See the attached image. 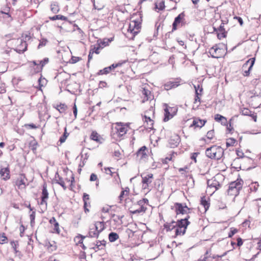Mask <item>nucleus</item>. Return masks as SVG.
<instances>
[{
  "label": "nucleus",
  "mask_w": 261,
  "mask_h": 261,
  "mask_svg": "<svg viewBox=\"0 0 261 261\" xmlns=\"http://www.w3.org/2000/svg\"><path fill=\"white\" fill-rule=\"evenodd\" d=\"M205 154L211 159L218 160L223 156L224 150L220 146L213 145L206 149Z\"/></svg>",
  "instance_id": "f257e3e1"
},
{
  "label": "nucleus",
  "mask_w": 261,
  "mask_h": 261,
  "mask_svg": "<svg viewBox=\"0 0 261 261\" xmlns=\"http://www.w3.org/2000/svg\"><path fill=\"white\" fill-rule=\"evenodd\" d=\"M243 182L242 179H237L236 181L230 183L227 190L228 194L230 195L237 196L242 188Z\"/></svg>",
  "instance_id": "f03ea898"
},
{
  "label": "nucleus",
  "mask_w": 261,
  "mask_h": 261,
  "mask_svg": "<svg viewBox=\"0 0 261 261\" xmlns=\"http://www.w3.org/2000/svg\"><path fill=\"white\" fill-rule=\"evenodd\" d=\"M141 177L142 178V189L144 190H150L149 189V185L152 182V179L153 178V175L152 174L150 173L148 174L145 176H143L141 175Z\"/></svg>",
  "instance_id": "7ed1b4c3"
},
{
  "label": "nucleus",
  "mask_w": 261,
  "mask_h": 261,
  "mask_svg": "<svg viewBox=\"0 0 261 261\" xmlns=\"http://www.w3.org/2000/svg\"><path fill=\"white\" fill-rule=\"evenodd\" d=\"M174 207L177 215L190 213V209L186 204L184 205L182 203L177 202L175 203Z\"/></svg>",
  "instance_id": "20e7f679"
},
{
  "label": "nucleus",
  "mask_w": 261,
  "mask_h": 261,
  "mask_svg": "<svg viewBox=\"0 0 261 261\" xmlns=\"http://www.w3.org/2000/svg\"><path fill=\"white\" fill-rule=\"evenodd\" d=\"M147 210V207L145 205H143L142 204H138V202L137 204H134L130 207V213L133 214H140L141 213H145Z\"/></svg>",
  "instance_id": "39448f33"
},
{
  "label": "nucleus",
  "mask_w": 261,
  "mask_h": 261,
  "mask_svg": "<svg viewBox=\"0 0 261 261\" xmlns=\"http://www.w3.org/2000/svg\"><path fill=\"white\" fill-rule=\"evenodd\" d=\"M255 62V58H251L249 59L248 61L246 62L245 64L243 65V69H246L248 65L249 64V67H248V70L244 71V72L243 73V75L245 76H247L249 75L250 72L251 70L252 69V68Z\"/></svg>",
  "instance_id": "423d86ee"
},
{
  "label": "nucleus",
  "mask_w": 261,
  "mask_h": 261,
  "mask_svg": "<svg viewBox=\"0 0 261 261\" xmlns=\"http://www.w3.org/2000/svg\"><path fill=\"white\" fill-rule=\"evenodd\" d=\"M176 109L171 107H166L165 109V117L164 121L165 122L168 121L170 119L173 117L175 114V111Z\"/></svg>",
  "instance_id": "0eeeda50"
},
{
  "label": "nucleus",
  "mask_w": 261,
  "mask_h": 261,
  "mask_svg": "<svg viewBox=\"0 0 261 261\" xmlns=\"http://www.w3.org/2000/svg\"><path fill=\"white\" fill-rule=\"evenodd\" d=\"M116 129L119 135L122 136L126 133L128 130V125L122 123H117Z\"/></svg>",
  "instance_id": "6e6552de"
},
{
  "label": "nucleus",
  "mask_w": 261,
  "mask_h": 261,
  "mask_svg": "<svg viewBox=\"0 0 261 261\" xmlns=\"http://www.w3.org/2000/svg\"><path fill=\"white\" fill-rule=\"evenodd\" d=\"M27 181V179L26 178L25 175L22 174H20L18 177L16 181V185L18 187L19 189H22L25 188Z\"/></svg>",
  "instance_id": "1a4fd4ad"
},
{
  "label": "nucleus",
  "mask_w": 261,
  "mask_h": 261,
  "mask_svg": "<svg viewBox=\"0 0 261 261\" xmlns=\"http://www.w3.org/2000/svg\"><path fill=\"white\" fill-rule=\"evenodd\" d=\"M214 30L217 32L218 39H221L222 38H225L226 37V32L225 31L223 23H222L218 28V29H216L214 28Z\"/></svg>",
  "instance_id": "9d476101"
},
{
  "label": "nucleus",
  "mask_w": 261,
  "mask_h": 261,
  "mask_svg": "<svg viewBox=\"0 0 261 261\" xmlns=\"http://www.w3.org/2000/svg\"><path fill=\"white\" fill-rule=\"evenodd\" d=\"M190 216L188 215L185 218L181 219L176 222V226L184 228L187 229L188 225L190 224V222L188 221Z\"/></svg>",
  "instance_id": "9b49d317"
},
{
  "label": "nucleus",
  "mask_w": 261,
  "mask_h": 261,
  "mask_svg": "<svg viewBox=\"0 0 261 261\" xmlns=\"http://www.w3.org/2000/svg\"><path fill=\"white\" fill-rule=\"evenodd\" d=\"M0 175L4 180H7L10 178V170L8 166L2 168L0 170Z\"/></svg>",
  "instance_id": "f8f14e48"
},
{
  "label": "nucleus",
  "mask_w": 261,
  "mask_h": 261,
  "mask_svg": "<svg viewBox=\"0 0 261 261\" xmlns=\"http://www.w3.org/2000/svg\"><path fill=\"white\" fill-rule=\"evenodd\" d=\"M207 186L209 188H214L215 191L219 189L221 187L219 182L215 179H209L207 181Z\"/></svg>",
  "instance_id": "ddd939ff"
},
{
  "label": "nucleus",
  "mask_w": 261,
  "mask_h": 261,
  "mask_svg": "<svg viewBox=\"0 0 261 261\" xmlns=\"http://www.w3.org/2000/svg\"><path fill=\"white\" fill-rule=\"evenodd\" d=\"M180 141V138L178 135L172 136L169 141V143L170 145V147L174 148L176 147L179 144Z\"/></svg>",
  "instance_id": "4468645a"
},
{
  "label": "nucleus",
  "mask_w": 261,
  "mask_h": 261,
  "mask_svg": "<svg viewBox=\"0 0 261 261\" xmlns=\"http://www.w3.org/2000/svg\"><path fill=\"white\" fill-rule=\"evenodd\" d=\"M146 151L147 147L145 146H143L141 147L137 152V156L138 157H140L141 159L146 158L147 156Z\"/></svg>",
  "instance_id": "2eb2a0df"
},
{
  "label": "nucleus",
  "mask_w": 261,
  "mask_h": 261,
  "mask_svg": "<svg viewBox=\"0 0 261 261\" xmlns=\"http://www.w3.org/2000/svg\"><path fill=\"white\" fill-rule=\"evenodd\" d=\"M185 15L184 13L179 14L177 17H175L174 21L172 24V31L177 29V25L181 22V19L184 18Z\"/></svg>",
  "instance_id": "dca6fc26"
},
{
  "label": "nucleus",
  "mask_w": 261,
  "mask_h": 261,
  "mask_svg": "<svg viewBox=\"0 0 261 261\" xmlns=\"http://www.w3.org/2000/svg\"><path fill=\"white\" fill-rule=\"evenodd\" d=\"M54 181L60 185V186H61L64 189V190H66V187L65 186V182L63 180V179L59 175V174H58V172H56V174H55V178H54Z\"/></svg>",
  "instance_id": "f3484780"
},
{
  "label": "nucleus",
  "mask_w": 261,
  "mask_h": 261,
  "mask_svg": "<svg viewBox=\"0 0 261 261\" xmlns=\"http://www.w3.org/2000/svg\"><path fill=\"white\" fill-rule=\"evenodd\" d=\"M206 121L204 120H202L199 118H195L193 121L191 126H195L196 127H199L200 128L202 127L204 125Z\"/></svg>",
  "instance_id": "a211bd4d"
},
{
  "label": "nucleus",
  "mask_w": 261,
  "mask_h": 261,
  "mask_svg": "<svg viewBox=\"0 0 261 261\" xmlns=\"http://www.w3.org/2000/svg\"><path fill=\"white\" fill-rule=\"evenodd\" d=\"M220 51V49L216 46H213L210 49L209 53L214 58H218L220 55L218 53Z\"/></svg>",
  "instance_id": "6ab92c4d"
},
{
  "label": "nucleus",
  "mask_w": 261,
  "mask_h": 261,
  "mask_svg": "<svg viewBox=\"0 0 261 261\" xmlns=\"http://www.w3.org/2000/svg\"><path fill=\"white\" fill-rule=\"evenodd\" d=\"M179 85L177 82L176 81H170L164 85V88L166 90H169L172 88L177 87Z\"/></svg>",
  "instance_id": "aec40b11"
},
{
  "label": "nucleus",
  "mask_w": 261,
  "mask_h": 261,
  "mask_svg": "<svg viewBox=\"0 0 261 261\" xmlns=\"http://www.w3.org/2000/svg\"><path fill=\"white\" fill-rule=\"evenodd\" d=\"M241 113L243 115L251 116L255 122L256 121L257 116L254 114H251V112L248 109L243 108L241 110Z\"/></svg>",
  "instance_id": "412c9836"
},
{
  "label": "nucleus",
  "mask_w": 261,
  "mask_h": 261,
  "mask_svg": "<svg viewBox=\"0 0 261 261\" xmlns=\"http://www.w3.org/2000/svg\"><path fill=\"white\" fill-rule=\"evenodd\" d=\"M215 120L218 122H221V124L223 125H227V121L226 118L221 115L220 114H216L215 115Z\"/></svg>",
  "instance_id": "4be33fe9"
},
{
  "label": "nucleus",
  "mask_w": 261,
  "mask_h": 261,
  "mask_svg": "<svg viewBox=\"0 0 261 261\" xmlns=\"http://www.w3.org/2000/svg\"><path fill=\"white\" fill-rule=\"evenodd\" d=\"M92 226L97 230L99 233L105 229V224L103 222H96Z\"/></svg>",
  "instance_id": "5701e85b"
},
{
  "label": "nucleus",
  "mask_w": 261,
  "mask_h": 261,
  "mask_svg": "<svg viewBox=\"0 0 261 261\" xmlns=\"http://www.w3.org/2000/svg\"><path fill=\"white\" fill-rule=\"evenodd\" d=\"M102 242H104L103 244H102V242H101L100 241H97L94 247H92V248L95 250L96 252L98 250L102 249L105 246L106 241L103 240Z\"/></svg>",
  "instance_id": "b1692460"
},
{
  "label": "nucleus",
  "mask_w": 261,
  "mask_h": 261,
  "mask_svg": "<svg viewBox=\"0 0 261 261\" xmlns=\"http://www.w3.org/2000/svg\"><path fill=\"white\" fill-rule=\"evenodd\" d=\"M164 226L167 231H171L173 229L176 228V222L173 221L171 223H166L164 224Z\"/></svg>",
  "instance_id": "393cba45"
},
{
  "label": "nucleus",
  "mask_w": 261,
  "mask_h": 261,
  "mask_svg": "<svg viewBox=\"0 0 261 261\" xmlns=\"http://www.w3.org/2000/svg\"><path fill=\"white\" fill-rule=\"evenodd\" d=\"M142 94L144 95V99L143 100V102H144L145 100H148L152 98L151 92L148 89L144 88L142 91Z\"/></svg>",
  "instance_id": "a878e982"
},
{
  "label": "nucleus",
  "mask_w": 261,
  "mask_h": 261,
  "mask_svg": "<svg viewBox=\"0 0 261 261\" xmlns=\"http://www.w3.org/2000/svg\"><path fill=\"white\" fill-rule=\"evenodd\" d=\"M99 232L91 226L89 231V236L91 238H98Z\"/></svg>",
  "instance_id": "bb28decb"
},
{
  "label": "nucleus",
  "mask_w": 261,
  "mask_h": 261,
  "mask_svg": "<svg viewBox=\"0 0 261 261\" xmlns=\"http://www.w3.org/2000/svg\"><path fill=\"white\" fill-rule=\"evenodd\" d=\"M18 41L20 42L19 53H23L27 49V43L26 41H22L21 39L20 40H18Z\"/></svg>",
  "instance_id": "cd10ccee"
},
{
  "label": "nucleus",
  "mask_w": 261,
  "mask_h": 261,
  "mask_svg": "<svg viewBox=\"0 0 261 261\" xmlns=\"http://www.w3.org/2000/svg\"><path fill=\"white\" fill-rule=\"evenodd\" d=\"M112 41L111 39L105 38L103 40H98L97 45L100 46H103V48L109 45V43Z\"/></svg>",
  "instance_id": "c85d7f7f"
},
{
  "label": "nucleus",
  "mask_w": 261,
  "mask_h": 261,
  "mask_svg": "<svg viewBox=\"0 0 261 261\" xmlns=\"http://www.w3.org/2000/svg\"><path fill=\"white\" fill-rule=\"evenodd\" d=\"M200 204L204 207L205 212H206L210 207V203L208 202L204 196L201 198Z\"/></svg>",
  "instance_id": "c756f323"
},
{
  "label": "nucleus",
  "mask_w": 261,
  "mask_h": 261,
  "mask_svg": "<svg viewBox=\"0 0 261 261\" xmlns=\"http://www.w3.org/2000/svg\"><path fill=\"white\" fill-rule=\"evenodd\" d=\"M40 65V68H38V71H41L43 67L49 62V59L48 58H45L43 60L38 61Z\"/></svg>",
  "instance_id": "7c9ffc66"
},
{
  "label": "nucleus",
  "mask_w": 261,
  "mask_h": 261,
  "mask_svg": "<svg viewBox=\"0 0 261 261\" xmlns=\"http://www.w3.org/2000/svg\"><path fill=\"white\" fill-rule=\"evenodd\" d=\"M119 238V236L117 233L112 232L109 234V239L111 242H114Z\"/></svg>",
  "instance_id": "2f4dec72"
},
{
  "label": "nucleus",
  "mask_w": 261,
  "mask_h": 261,
  "mask_svg": "<svg viewBox=\"0 0 261 261\" xmlns=\"http://www.w3.org/2000/svg\"><path fill=\"white\" fill-rule=\"evenodd\" d=\"M186 231V229L185 227L182 228V227H180V226H179V227L176 226L175 235L176 236H178V235H181V234L183 235L185 233Z\"/></svg>",
  "instance_id": "473e14b6"
},
{
  "label": "nucleus",
  "mask_w": 261,
  "mask_h": 261,
  "mask_svg": "<svg viewBox=\"0 0 261 261\" xmlns=\"http://www.w3.org/2000/svg\"><path fill=\"white\" fill-rule=\"evenodd\" d=\"M49 19L51 20H67V18L62 15H56L52 17H49Z\"/></svg>",
  "instance_id": "72a5a7b5"
},
{
  "label": "nucleus",
  "mask_w": 261,
  "mask_h": 261,
  "mask_svg": "<svg viewBox=\"0 0 261 261\" xmlns=\"http://www.w3.org/2000/svg\"><path fill=\"white\" fill-rule=\"evenodd\" d=\"M41 197L43 198L44 199H48V193L47 190V186L45 184H44L43 186Z\"/></svg>",
  "instance_id": "f704fd0d"
},
{
  "label": "nucleus",
  "mask_w": 261,
  "mask_h": 261,
  "mask_svg": "<svg viewBox=\"0 0 261 261\" xmlns=\"http://www.w3.org/2000/svg\"><path fill=\"white\" fill-rule=\"evenodd\" d=\"M50 9L54 13H57L60 11L59 6L57 3H54L51 4Z\"/></svg>",
  "instance_id": "c9c22d12"
},
{
  "label": "nucleus",
  "mask_w": 261,
  "mask_h": 261,
  "mask_svg": "<svg viewBox=\"0 0 261 261\" xmlns=\"http://www.w3.org/2000/svg\"><path fill=\"white\" fill-rule=\"evenodd\" d=\"M68 135L69 134L67 132V129L66 127H65L63 135L60 137L59 139V141L60 142L61 144L64 143Z\"/></svg>",
  "instance_id": "e433bc0d"
},
{
  "label": "nucleus",
  "mask_w": 261,
  "mask_h": 261,
  "mask_svg": "<svg viewBox=\"0 0 261 261\" xmlns=\"http://www.w3.org/2000/svg\"><path fill=\"white\" fill-rule=\"evenodd\" d=\"M111 71V67H106L103 69L100 70L97 72V75L107 74Z\"/></svg>",
  "instance_id": "4c0bfd02"
},
{
  "label": "nucleus",
  "mask_w": 261,
  "mask_h": 261,
  "mask_svg": "<svg viewBox=\"0 0 261 261\" xmlns=\"http://www.w3.org/2000/svg\"><path fill=\"white\" fill-rule=\"evenodd\" d=\"M128 31H130L131 33H132L134 34H137L138 33L137 30H136L135 27L134 26V24L132 21H130V22L129 23Z\"/></svg>",
  "instance_id": "58836bf2"
},
{
  "label": "nucleus",
  "mask_w": 261,
  "mask_h": 261,
  "mask_svg": "<svg viewBox=\"0 0 261 261\" xmlns=\"http://www.w3.org/2000/svg\"><path fill=\"white\" fill-rule=\"evenodd\" d=\"M90 138L96 142L99 141V135L95 132H92V133L91 134Z\"/></svg>",
  "instance_id": "ea45409f"
},
{
  "label": "nucleus",
  "mask_w": 261,
  "mask_h": 261,
  "mask_svg": "<svg viewBox=\"0 0 261 261\" xmlns=\"http://www.w3.org/2000/svg\"><path fill=\"white\" fill-rule=\"evenodd\" d=\"M165 8V2L162 1L159 3L158 4H155V8L159 9V10H163Z\"/></svg>",
  "instance_id": "a19ab883"
},
{
  "label": "nucleus",
  "mask_w": 261,
  "mask_h": 261,
  "mask_svg": "<svg viewBox=\"0 0 261 261\" xmlns=\"http://www.w3.org/2000/svg\"><path fill=\"white\" fill-rule=\"evenodd\" d=\"M38 83L40 88H41L42 87L46 85L47 83V81L45 78H42L41 76L38 80Z\"/></svg>",
  "instance_id": "79ce46f5"
},
{
  "label": "nucleus",
  "mask_w": 261,
  "mask_h": 261,
  "mask_svg": "<svg viewBox=\"0 0 261 261\" xmlns=\"http://www.w3.org/2000/svg\"><path fill=\"white\" fill-rule=\"evenodd\" d=\"M236 140L232 138H229L227 140L226 144L227 147L233 146L235 144Z\"/></svg>",
  "instance_id": "37998d69"
},
{
  "label": "nucleus",
  "mask_w": 261,
  "mask_h": 261,
  "mask_svg": "<svg viewBox=\"0 0 261 261\" xmlns=\"http://www.w3.org/2000/svg\"><path fill=\"white\" fill-rule=\"evenodd\" d=\"M103 48V46H100L97 45V47L94 46L93 48H91L90 50L93 52V54L95 53L96 54H99V49Z\"/></svg>",
  "instance_id": "c03bdc74"
},
{
  "label": "nucleus",
  "mask_w": 261,
  "mask_h": 261,
  "mask_svg": "<svg viewBox=\"0 0 261 261\" xmlns=\"http://www.w3.org/2000/svg\"><path fill=\"white\" fill-rule=\"evenodd\" d=\"M53 244H51L50 242H48V244H46V246L48 247V248L50 249L51 251H54L56 250L57 246L55 245V242L54 241L52 242Z\"/></svg>",
  "instance_id": "a18cd8bd"
},
{
  "label": "nucleus",
  "mask_w": 261,
  "mask_h": 261,
  "mask_svg": "<svg viewBox=\"0 0 261 261\" xmlns=\"http://www.w3.org/2000/svg\"><path fill=\"white\" fill-rule=\"evenodd\" d=\"M8 239L4 233L0 234V243L2 244L7 243Z\"/></svg>",
  "instance_id": "49530a36"
},
{
  "label": "nucleus",
  "mask_w": 261,
  "mask_h": 261,
  "mask_svg": "<svg viewBox=\"0 0 261 261\" xmlns=\"http://www.w3.org/2000/svg\"><path fill=\"white\" fill-rule=\"evenodd\" d=\"M132 21L133 23L134 26L135 27L136 30L139 32V30L141 28L140 22L139 21L136 20H132Z\"/></svg>",
  "instance_id": "de8ad7c7"
},
{
  "label": "nucleus",
  "mask_w": 261,
  "mask_h": 261,
  "mask_svg": "<svg viewBox=\"0 0 261 261\" xmlns=\"http://www.w3.org/2000/svg\"><path fill=\"white\" fill-rule=\"evenodd\" d=\"M238 230L235 228L231 227L230 228V231L228 233V238H231L234 234L238 232Z\"/></svg>",
  "instance_id": "09e8293b"
},
{
  "label": "nucleus",
  "mask_w": 261,
  "mask_h": 261,
  "mask_svg": "<svg viewBox=\"0 0 261 261\" xmlns=\"http://www.w3.org/2000/svg\"><path fill=\"white\" fill-rule=\"evenodd\" d=\"M47 42L48 41L46 39H42L40 41V43L38 46V48H40L41 47L44 46L46 44Z\"/></svg>",
  "instance_id": "8fccbe9b"
},
{
  "label": "nucleus",
  "mask_w": 261,
  "mask_h": 261,
  "mask_svg": "<svg viewBox=\"0 0 261 261\" xmlns=\"http://www.w3.org/2000/svg\"><path fill=\"white\" fill-rule=\"evenodd\" d=\"M85 238H86V237L80 234L79 236H77L75 238V241L76 240L77 241L78 244H83V240Z\"/></svg>",
  "instance_id": "3c124183"
},
{
  "label": "nucleus",
  "mask_w": 261,
  "mask_h": 261,
  "mask_svg": "<svg viewBox=\"0 0 261 261\" xmlns=\"http://www.w3.org/2000/svg\"><path fill=\"white\" fill-rule=\"evenodd\" d=\"M145 121L147 123V124L149 125L148 127L149 128H151V127L153 125V121H152V120H151L150 117H147L146 116H145Z\"/></svg>",
  "instance_id": "603ef678"
},
{
  "label": "nucleus",
  "mask_w": 261,
  "mask_h": 261,
  "mask_svg": "<svg viewBox=\"0 0 261 261\" xmlns=\"http://www.w3.org/2000/svg\"><path fill=\"white\" fill-rule=\"evenodd\" d=\"M30 220H31V225L33 226V225L35 223V212L33 211L32 214L30 215Z\"/></svg>",
  "instance_id": "864d4df0"
},
{
  "label": "nucleus",
  "mask_w": 261,
  "mask_h": 261,
  "mask_svg": "<svg viewBox=\"0 0 261 261\" xmlns=\"http://www.w3.org/2000/svg\"><path fill=\"white\" fill-rule=\"evenodd\" d=\"M11 245L12 246V248L14 249V251L15 253H17L18 252V251L17 250V247L18 245V242H17L12 241L11 242Z\"/></svg>",
  "instance_id": "5fc2aeb1"
},
{
  "label": "nucleus",
  "mask_w": 261,
  "mask_h": 261,
  "mask_svg": "<svg viewBox=\"0 0 261 261\" xmlns=\"http://www.w3.org/2000/svg\"><path fill=\"white\" fill-rule=\"evenodd\" d=\"M81 60V58H80V57L72 56L70 59V63H71L72 64H74Z\"/></svg>",
  "instance_id": "6e6d98bb"
},
{
  "label": "nucleus",
  "mask_w": 261,
  "mask_h": 261,
  "mask_svg": "<svg viewBox=\"0 0 261 261\" xmlns=\"http://www.w3.org/2000/svg\"><path fill=\"white\" fill-rule=\"evenodd\" d=\"M214 136V130L213 129L209 130L207 133L206 137L208 139H210V140L212 139L213 138Z\"/></svg>",
  "instance_id": "4d7b16f0"
},
{
  "label": "nucleus",
  "mask_w": 261,
  "mask_h": 261,
  "mask_svg": "<svg viewBox=\"0 0 261 261\" xmlns=\"http://www.w3.org/2000/svg\"><path fill=\"white\" fill-rule=\"evenodd\" d=\"M195 94L196 95L195 98V103H196L197 101H200V98L198 96V95L200 94L198 91V89L195 86Z\"/></svg>",
  "instance_id": "13d9d810"
},
{
  "label": "nucleus",
  "mask_w": 261,
  "mask_h": 261,
  "mask_svg": "<svg viewBox=\"0 0 261 261\" xmlns=\"http://www.w3.org/2000/svg\"><path fill=\"white\" fill-rule=\"evenodd\" d=\"M37 143L36 142H31L30 143V147L31 148V149L34 151L35 150H36L37 149Z\"/></svg>",
  "instance_id": "bf43d9fd"
},
{
  "label": "nucleus",
  "mask_w": 261,
  "mask_h": 261,
  "mask_svg": "<svg viewBox=\"0 0 261 261\" xmlns=\"http://www.w3.org/2000/svg\"><path fill=\"white\" fill-rule=\"evenodd\" d=\"M138 204H142L143 205H145V204H147L148 202V200L146 198H143L142 200H140L138 201Z\"/></svg>",
  "instance_id": "052dcab7"
},
{
  "label": "nucleus",
  "mask_w": 261,
  "mask_h": 261,
  "mask_svg": "<svg viewBox=\"0 0 261 261\" xmlns=\"http://www.w3.org/2000/svg\"><path fill=\"white\" fill-rule=\"evenodd\" d=\"M54 230L57 233H59L60 232V228H59V225L58 222L55 223L54 224Z\"/></svg>",
  "instance_id": "680f3d73"
},
{
  "label": "nucleus",
  "mask_w": 261,
  "mask_h": 261,
  "mask_svg": "<svg viewBox=\"0 0 261 261\" xmlns=\"http://www.w3.org/2000/svg\"><path fill=\"white\" fill-rule=\"evenodd\" d=\"M24 126L26 127H28L29 128H32V129H35L37 128V126H36V125L33 123L26 124L24 125Z\"/></svg>",
  "instance_id": "e2e57ef3"
},
{
  "label": "nucleus",
  "mask_w": 261,
  "mask_h": 261,
  "mask_svg": "<svg viewBox=\"0 0 261 261\" xmlns=\"http://www.w3.org/2000/svg\"><path fill=\"white\" fill-rule=\"evenodd\" d=\"M97 179V175L94 173H92L90 177V180L91 181H95Z\"/></svg>",
  "instance_id": "0e129e2a"
},
{
  "label": "nucleus",
  "mask_w": 261,
  "mask_h": 261,
  "mask_svg": "<svg viewBox=\"0 0 261 261\" xmlns=\"http://www.w3.org/2000/svg\"><path fill=\"white\" fill-rule=\"evenodd\" d=\"M234 19H237L239 23H240V24L242 26L243 24V20L242 19V18L240 17H239V16H235L234 17Z\"/></svg>",
  "instance_id": "69168bd1"
},
{
  "label": "nucleus",
  "mask_w": 261,
  "mask_h": 261,
  "mask_svg": "<svg viewBox=\"0 0 261 261\" xmlns=\"http://www.w3.org/2000/svg\"><path fill=\"white\" fill-rule=\"evenodd\" d=\"M112 168H105V172L108 174H110L111 176H112L113 172L111 171Z\"/></svg>",
  "instance_id": "338daca9"
},
{
  "label": "nucleus",
  "mask_w": 261,
  "mask_h": 261,
  "mask_svg": "<svg viewBox=\"0 0 261 261\" xmlns=\"http://www.w3.org/2000/svg\"><path fill=\"white\" fill-rule=\"evenodd\" d=\"M243 242L242 239L241 238H238L237 239V246L239 247H240L243 245Z\"/></svg>",
  "instance_id": "774afa93"
}]
</instances>
